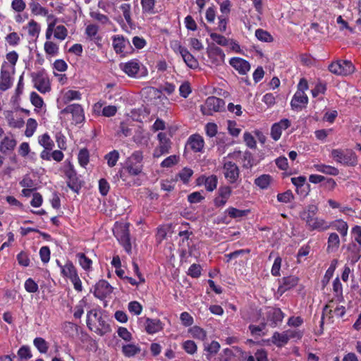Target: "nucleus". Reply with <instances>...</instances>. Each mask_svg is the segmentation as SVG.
<instances>
[{
    "mask_svg": "<svg viewBox=\"0 0 361 361\" xmlns=\"http://www.w3.org/2000/svg\"><path fill=\"white\" fill-rule=\"evenodd\" d=\"M66 176L68 178L69 180L67 184L68 186L73 190L76 191L78 190V185L75 180L76 179V173L75 171L71 168L70 169L66 171Z\"/></svg>",
    "mask_w": 361,
    "mask_h": 361,
    "instance_id": "obj_35",
    "label": "nucleus"
},
{
    "mask_svg": "<svg viewBox=\"0 0 361 361\" xmlns=\"http://www.w3.org/2000/svg\"><path fill=\"white\" fill-rule=\"evenodd\" d=\"M170 148V144H159L154 149L153 155L154 157H160L163 154L169 153Z\"/></svg>",
    "mask_w": 361,
    "mask_h": 361,
    "instance_id": "obj_48",
    "label": "nucleus"
},
{
    "mask_svg": "<svg viewBox=\"0 0 361 361\" xmlns=\"http://www.w3.org/2000/svg\"><path fill=\"white\" fill-rule=\"evenodd\" d=\"M299 281V279L295 276H289L283 277L281 280V283L279 286L278 292L281 294L286 291L295 287Z\"/></svg>",
    "mask_w": 361,
    "mask_h": 361,
    "instance_id": "obj_15",
    "label": "nucleus"
},
{
    "mask_svg": "<svg viewBox=\"0 0 361 361\" xmlns=\"http://www.w3.org/2000/svg\"><path fill=\"white\" fill-rule=\"evenodd\" d=\"M17 260L20 265L23 267H28L30 264V259L28 255L22 251L17 255Z\"/></svg>",
    "mask_w": 361,
    "mask_h": 361,
    "instance_id": "obj_59",
    "label": "nucleus"
},
{
    "mask_svg": "<svg viewBox=\"0 0 361 361\" xmlns=\"http://www.w3.org/2000/svg\"><path fill=\"white\" fill-rule=\"evenodd\" d=\"M81 99V93L77 90H68L66 92L63 97V100L65 104H68L73 100H80Z\"/></svg>",
    "mask_w": 361,
    "mask_h": 361,
    "instance_id": "obj_32",
    "label": "nucleus"
},
{
    "mask_svg": "<svg viewBox=\"0 0 361 361\" xmlns=\"http://www.w3.org/2000/svg\"><path fill=\"white\" fill-rule=\"evenodd\" d=\"M37 127V123L35 119H34V118L27 119V123H26V129L25 131V135L28 137L32 136L35 131L36 130Z\"/></svg>",
    "mask_w": 361,
    "mask_h": 361,
    "instance_id": "obj_40",
    "label": "nucleus"
},
{
    "mask_svg": "<svg viewBox=\"0 0 361 361\" xmlns=\"http://www.w3.org/2000/svg\"><path fill=\"white\" fill-rule=\"evenodd\" d=\"M329 71L338 75H347L355 71V67L350 61L338 60L329 66Z\"/></svg>",
    "mask_w": 361,
    "mask_h": 361,
    "instance_id": "obj_5",
    "label": "nucleus"
},
{
    "mask_svg": "<svg viewBox=\"0 0 361 361\" xmlns=\"http://www.w3.org/2000/svg\"><path fill=\"white\" fill-rule=\"evenodd\" d=\"M26 7V4L23 0H13L11 2L12 9L20 13L23 12Z\"/></svg>",
    "mask_w": 361,
    "mask_h": 361,
    "instance_id": "obj_52",
    "label": "nucleus"
},
{
    "mask_svg": "<svg viewBox=\"0 0 361 361\" xmlns=\"http://www.w3.org/2000/svg\"><path fill=\"white\" fill-rule=\"evenodd\" d=\"M129 226L128 224L116 223L113 233L118 240L123 245L126 252L131 250V243L129 234Z\"/></svg>",
    "mask_w": 361,
    "mask_h": 361,
    "instance_id": "obj_2",
    "label": "nucleus"
},
{
    "mask_svg": "<svg viewBox=\"0 0 361 361\" xmlns=\"http://www.w3.org/2000/svg\"><path fill=\"white\" fill-rule=\"evenodd\" d=\"M80 265L85 270H90L92 267V261L89 259L84 253L80 252L76 255Z\"/></svg>",
    "mask_w": 361,
    "mask_h": 361,
    "instance_id": "obj_33",
    "label": "nucleus"
},
{
    "mask_svg": "<svg viewBox=\"0 0 361 361\" xmlns=\"http://www.w3.org/2000/svg\"><path fill=\"white\" fill-rule=\"evenodd\" d=\"M68 35V30L63 25H58L54 30V36L55 38L63 40Z\"/></svg>",
    "mask_w": 361,
    "mask_h": 361,
    "instance_id": "obj_45",
    "label": "nucleus"
},
{
    "mask_svg": "<svg viewBox=\"0 0 361 361\" xmlns=\"http://www.w3.org/2000/svg\"><path fill=\"white\" fill-rule=\"evenodd\" d=\"M294 199V195L290 190H287L283 193H279L277 195V200L283 203L290 202Z\"/></svg>",
    "mask_w": 361,
    "mask_h": 361,
    "instance_id": "obj_49",
    "label": "nucleus"
},
{
    "mask_svg": "<svg viewBox=\"0 0 361 361\" xmlns=\"http://www.w3.org/2000/svg\"><path fill=\"white\" fill-rule=\"evenodd\" d=\"M314 167L317 171L325 174L337 176L339 173L338 169L331 166L324 164H316L314 166Z\"/></svg>",
    "mask_w": 361,
    "mask_h": 361,
    "instance_id": "obj_25",
    "label": "nucleus"
},
{
    "mask_svg": "<svg viewBox=\"0 0 361 361\" xmlns=\"http://www.w3.org/2000/svg\"><path fill=\"white\" fill-rule=\"evenodd\" d=\"M332 226L343 235L345 236L348 233V224L342 219L336 220L332 223Z\"/></svg>",
    "mask_w": 361,
    "mask_h": 361,
    "instance_id": "obj_36",
    "label": "nucleus"
},
{
    "mask_svg": "<svg viewBox=\"0 0 361 361\" xmlns=\"http://www.w3.org/2000/svg\"><path fill=\"white\" fill-rule=\"evenodd\" d=\"M141 5L143 13H156L155 0H141Z\"/></svg>",
    "mask_w": 361,
    "mask_h": 361,
    "instance_id": "obj_30",
    "label": "nucleus"
},
{
    "mask_svg": "<svg viewBox=\"0 0 361 361\" xmlns=\"http://www.w3.org/2000/svg\"><path fill=\"white\" fill-rule=\"evenodd\" d=\"M6 41L9 45L16 46L19 44L20 38L17 32H13L6 37Z\"/></svg>",
    "mask_w": 361,
    "mask_h": 361,
    "instance_id": "obj_54",
    "label": "nucleus"
},
{
    "mask_svg": "<svg viewBox=\"0 0 361 361\" xmlns=\"http://www.w3.org/2000/svg\"><path fill=\"white\" fill-rule=\"evenodd\" d=\"M267 320L271 322V325L275 326L278 323L281 322L284 314L280 308L277 307H269L267 312Z\"/></svg>",
    "mask_w": 361,
    "mask_h": 361,
    "instance_id": "obj_16",
    "label": "nucleus"
},
{
    "mask_svg": "<svg viewBox=\"0 0 361 361\" xmlns=\"http://www.w3.org/2000/svg\"><path fill=\"white\" fill-rule=\"evenodd\" d=\"M27 31L30 36H38L40 32L39 24L34 20H31L27 24Z\"/></svg>",
    "mask_w": 361,
    "mask_h": 361,
    "instance_id": "obj_44",
    "label": "nucleus"
},
{
    "mask_svg": "<svg viewBox=\"0 0 361 361\" xmlns=\"http://www.w3.org/2000/svg\"><path fill=\"white\" fill-rule=\"evenodd\" d=\"M141 351L138 345L134 344H127L122 347V353L126 357H130L135 356Z\"/></svg>",
    "mask_w": 361,
    "mask_h": 361,
    "instance_id": "obj_28",
    "label": "nucleus"
},
{
    "mask_svg": "<svg viewBox=\"0 0 361 361\" xmlns=\"http://www.w3.org/2000/svg\"><path fill=\"white\" fill-rule=\"evenodd\" d=\"M181 56L185 64L190 68H196L198 66V62L195 58L189 52L188 49L183 51Z\"/></svg>",
    "mask_w": 361,
    "mask_h": 361,
    "instance_id": "obj_27",
    "label": "nucleus"
},
{
    "mask_svg": "<svg viewBox=\"0 0 361 361\" xmlns=\"http://www.w3.org/2000/svg\"><path fill=\"white\" fill-rule=\"evenodd\" d=\"M30 101L32 105H34L37 108H42L44 105L42 98L35 92H31Z\"/></svg>",
    "mask_w": 361,
    "mask_h": 361,
    "instance_id": "obj_56",
    "label": "nucleus"
},
{
    "mask_svg": "<svg viewBox=\"0 0 361 361\" xmlns=\"http://www.w3.org/2000/svg\"><path fill=\"white\" fill-rule=\"evenodd\" d=\"M255 36L259 40L262 42H270L273 41V37L269 34V32L262 29L256 30Z\"/></svg>",
    "mask_w": 361,
    "mask_h": 361,
    "instance_id": "obj_42",
    "label": "nucleus"
},
{
    "mask_svg": "<svg viewBox=\"0 0 361 361\" xmlns=\"http://www.w3.org/2000/svg\"><path fill=\"white\" fill-rule=\"evenodd\" d=\"M190 332L194 338L200 339L201 341H204L207 337L205 331H204L202 328L197 326H193L191 329Z\"/></svg>",
    "mask_w": 361,
    "mask_h": 361,
    "instance_id": "obj_50",
    "label": "nucleus"
},
{
    "mask_svg": "<svg viewBox=\"0 0 361 361\" xmlns=\"http://www.w3.org/2000/svg\"><path fill=\"white\" fill-rule=\"evenodd\" d=\"M145 329L148 334H152L161 329V322L159 319H146Z\"/></svg>",
    "mask_w": 361,
    "mask_h": 361,
    "instance_id": "obj_23",
    "label": "nucleus"
},
{
    "mask_svg": "<svg viewBox=\"0 0 361 361\" xmlns=\"http://www.w3.org/2000/svg\"><path fill=\"white\" fill-rule=\"evenodd\" d=\"M71 114L72 119L75 124L81 123L85 120L83 109L78 104H70L61 111V114Z\"/></svg>",
    "mask_w": 361,
    "mask_h": 361,
    "instance_id": "obj_8",
    "label": "nucleus"
},
{
    "mask_svg": "<svg viewBox=\"0 0 361 361\" xmlns=\"http://www.w3.org/2000/svg\"><path fill=\"white\" fill-rule=\"evenodd\" d=\"M38 142L46 149H53L54 147V142L47 133L39 136Z\"/></svg>",
    "mask_w": 361,
    "mask_h": 361,
    "instance_id": "obj_29",
    "label": "nucleus"
},
{
    "mask_svg": "<svg viewBox=\"0 0 361 361\" xmlns=\"http://www.w3.org/2000/svg\"><path fill=\"white\" fill-rule=\"evenodd\" d=\"M184 350L189 354H194L197 351V345L193 341L188 340L183 343Z\"/></svg>",
    "mask_w": 361,
    "mask_h": 361,
    "instance_id": "obj_60",
    "label": "nucleus"
},
{
    "mask_svg": "<svg viewBox=\"0 0 361 361\" xmlns=\"http://www.w3.org/2000/svg\"><path fill=\"white\" fill-rule=\"evenodd\" d=\"M218 183L216 176L212 175L204 178V185L207 190L212 192L216 189Z\"/></svg>",
    "mask_w": 361,
    "mask_h": 361,
    "instance_id": "obj_39",
    "label": "nucleus"
},
{
    "mask_svg": "<svg viewBox=\"0 0 361 361\" xmlns=\"http://www.w3.org/2000/svg\"><path fill=\"white\" fill-rule=\"evenodd\" d=\"M6 118L10 127L20 128L24 125V121L22 118L16 120L12 115L8 116Z\"/></svg>",
    "mask_w": 361,
    "mask_h": 361,
    "instance_id": "obj_61",
    "label": "nucleus"
},
{
    "mask_svg": "<svg viewBox=\"0 0 361 361\" xmlns=\"http://www.w3.org/2000/svg\"><path fill=\"white\" fill-rule=\"evenodd\" d=\"M119 66L121 69L130 77H135L140 68V64L137 59L121 63Z\"/></svg>",
    "mask_w": 361,
    "mask_h": 361,
    "instance_id": "obj_12",
    "label": "nucleus"
},
{
    "mask_svg": "<svg viewBox=\"0 0 361 361\" xmlns=\"http://www.w3.org/2000/svg\"><path fill=\"white\" fill-rule=\"evenodd\" d=\"M204 199L200 192H194L188 196V200L191 204L199 203Z\"/></svg>",
    "mask_w": 361,
    "mask_h": 361,
    "instance_id": "obj_58",
    "label": "nucleus"
},
{
    "mask_svg": "<svg viewBox=\"0 0 361 361\" xmlns=\"http://www.w3.org/2000/svg\"><path fill=\"white\" fill-rule=\"evenodd\" d=\"M243 167L249 169L255 165V159L250 152H245L243 154Z\"/></svg>",
    "mask_w": 361,
    "mask_h": 361,
    "instance_id": "obj_53",
    "label": "nucleus"
},
{
    "mask_svg": "<svg viewBox=\"0 0 361 361\" xmlns=\"http://www.w3.org/2000/svg\"><path fill=\"white\" fill-rule=\"evenodd\" d=\"M308 102V97L306 94L302 91H296L290 104L293 109H302Z\"/></svg>",
    "mask_w": 361,
    "mask_h": 361,
    "instance_id": "obj_14",
    "label": "nucleus"
},
{
    "mask_svg": "<svg viewBox=\"0 0 361 361\" xmlns=\"http://www.w3.org/2000/svg\"><path fill=\"white\" fill-rule=\"evenodd\" d=\"M129 44V41L123 36L117 35L113 37V47L116 53L123 52L125 47Z\"/></svg>",
    "mask_w": 361,
    "mask_h": 361,
    "instance_id": "obj_22",
    "label": "nucleus"
},
{
    "mask_svg": "<svg viewBox=\"0 0 361 361\" xmlns=\"http://www.w3.org/2000/svg\"><path fill=\"white\" fill-rule=\"evenodd\" d=\"M142 310V305L137 301H132L128 304V310L136 315H139Z\"/></svg>",
    "mask_w": 361,
    "mask_h": 361,
    "instance_id": "obj_62",
    "label": "nucleus"
},
{
    "mask_svg": "<svg viewBox=\"0 0 361 361\" xmlns=\"http://www.w3.org/2000/svg\"><path fill=\"white\" fill-rule=\"evenodd\" d=\"M120 9L121 10L123 17L125 20H126L127 23L132 27L133 25V20L130 16V9L131 6L130 4H123L120 6Z\"/></svg>",
    "mask_w": 361,
    "mask_h": 361,
    "instance_id": "obj_37",
    "label": "nucleus"
},
{
    "mask_svg": "<svg viewBox=\"0 0 361 361\" xmlns=\"http://www.w3.org/2000/svg\"><path fill=\"white\" fill-rule=\"evenodd\" d=\"M58 265L61 267V274L63 276L68 278L70 280L78 276L76 268L71 261H68L65 265L60 264L59 261L56 260Z\"/></svg>",
    "mask_w": 361,
    "mask_h": 361,
    "instance_id": "obj_20",
    "label": "nucleus"
},
{
    "mask_svg": "<svg viewBox=\"0 0 361 361\" xmlns=\"http://www.w3.org/2000/svg\"><path fill=\"white\" fill-rule=\"evenodd\" d=\"M272 180L273 178L270 175L263 174L255 178V184L260 189L265 190L269 188Z\"/></svg>",
    "mask_w": 361,
    "mask_h": 361,
    "instance_id": "obj_24",
    "label": "nucleus"
},
{
    "mask_svg": "<svg viewBox=\"0 0 361 361\" xmlns=\"http://www.w3.org/2000/svg\"><path fill=\"white\" fill-rule=\"evenodd\" d=\"M210 37L213 41H214L219 45L226 47V46H228L229 44L228 43L229 39H228L224 36L221 35L219 34L212 32V33H210Z\"/></svg>",
    "mask_w": 361,
    "mask_h": 361,
    "instance_id": "obj_46",
    "label": "nucleus"
},
{
    "mask_svg": "<svg viewBox=\"0 0 361 361\" xmlns=\"http://www.w3.org/2000/svg\"><path fill=\"white\" fill-rule=\"evenodd\" d=\"M119 158V153L116 150H113L106 154L105 159L107 161V164L110 167L114 166Z\"/></svg>",
    "mask_w": 361,
    "mask_h": 361,
    "instance_id": "obj_43",
    "label": "nucleus"
},
{
    "mask_svg": "<svg viewBox=\"0 0 361 361\" xmlns=\"http://www.w3.org/2000/svg\"><path fill=\"white\" fill-rule=\"evenodd\" d=\"M41 260L44 263H47L50 259V250L47 246H43L39 250Z\"/></svg>",
    "mask_w": 361,
    "mask_h": 361,
    "instance_id": "obj_63",
    "label": "nucleus"
},
{
    "mask_svg": "<svg viewBox=\"0 0 361 361\" xmlns=\"http://www.w3.org/2000/svg\"><path fill=\"white\" fill-rule=\"evenodd\" d=\"M44 48L46 54L48 55L56 56L59 53L58 45L51 41H47L44 43Z\"/></svg>",
    "mask_w": 361,
    "mask_h": 361,
    "instance_id": "obj_38",
    "label": "nucleus"
},
{
    "mask_svg": "<svg viewBox=\"0 0 361 361\" xmlns=\"http://www.w3.org/2000/svg\"><path fill=\"white\" fill-rule=\"evenodd\" d=\"M25 288L29 293H35L38 290V286L32 279H28L25 282Z\"/></svg>",
    "mask_w": 361,
    "mask_h": 361,
    "instance_id": "obj_64",
    "label": "nucleus"
},
{
    "mask_svg": "<svg viewBox=\"0 0 361 361\" xmlns=\"http://www.w3.org/2000/svg\"><path fill=\"white\" fill-rule=\"evenodd\" d=\"M272 342L279 347L286 344L288 340L285 331L283 333L275 332L272 336Z\"/></svg>",
    "mask_w": 361,
    "mask_h": 361,
    "instance_id": "obj_31",
    "label": "nucleus"
},
{
    "mask_svg": "<svg viewBox=\"0 0 361 361\" xmlns=\"http://www.w3.org/2000/svg\"><path fill=\"white\" fill-rule=\"evenodd\" d=\"M207 54L213 66H219L224 64L225 54L219 47L212 44L207 48Z\"/></svg>",
    "mask_w": 361,
    "mask_h": 361,
    "instance_id": "obj_9",
    "label": "nucleus"
},
{
    "mask_svg": "<svg viewBox=\"0 0 361 361\" xmlns=\"http://www.w3.org/2000/svg\"><path fill=\"white\" fill-rule=\"evenodd\" d=\"M340 245V239L337 233H331L328 238L327 251L333 252L336 250Z\"/></svg>",
    "mask_w": 361,
    "mask_h": 361,
    "instance_id": "obj_26",
    "label": "nucleus"
},
{
    "mask_svg": "<svg viewBox=\"0 0 361 361\" xmlns=\"http://www.w3.org/2000/svg\"><path fill=\"white\" fill-rule=\"evenodd\" d=\"M317 206L310 204L300 213V216L310 231H324L329 229L331 225L324 219L317 217Z\"/></svg>",
    "mask_w": 361,
    "mask_h": 361,
    "instance_id": "obj_1",
    "label": "nucleus"
},
{
    "mask_svg": "<svg viewBox=\"0 0 361 361\" xmlns=\"http://www.w3.org/2000/svg\"><path fill=\"white\" fill-rule=\"evenodd\" d=\"M18 355L21 360H27L32 357L30 349L27 345L22 346L18 351Z\"/></svg>",
    "mask_w": 361,
    "mask_h": 361,
    "instance_id": "obj_57",
    "label": "nucleus"
},
{
    "mask_svg": "<svg viewBox=\"0 0 361 361\" xmlns=\"http://www.w3.org/2000/svg\"><path fill=\"white\" fill-rule=\"evenodd\" d=\"M126 169L129 174L132 176H137L141 173L142 170V164H132L128 161Z\"/></svg>",
    "mask_w": 361,
    "mask_h": 361,
    "instance_id": "obj_51",
    "label": "nucleus"
},
{
    "mask_svg": "<svg viewBox=\"0 0 361 361\" xmlns=\"http://www.w3.org/2000/svg\"><path fill=\"white\" fill-rule=\"evenodd\" d=\"M92 317L99 324V327L95 329V332L100 336H103L111 331L110 326L102 318L101 312L97 310H91L87 314V325L90 329H92L90 326L93 322Z\"/></svg>",
    "mask_w": 361,
    "mask_h": 361,
    "instance_id": "obj_3",
    "label": "nucleus"
},
{
    "mask_svg": "<svg viewBox=\"0 0 361 361\" xmlns=\"http://www.w3.org/2000/svg\"><path fill=\"white\" fill-rule=\"evenodd\" d=\"M331 157L336 161L345 165L355 166L357 162V156L351 149H333Z\"/></svg>",
    "mask_w": 361,
    "mask_h": 361,
    "instance_id": "obj_4",
    "label": "nucleus"
},
{
    "mask_svg": "<svg viewBox=\"0 0 361 361\" xmlns=\"http://www.w3.org/2000/svg\"><path fill=\"white\" fill-rule=\"evenodd\" d=\"M16 143L13 135L5 136L1 142L0 151L4 154L13 151L16 146Z\"/></svg>",
    "mask_w": 361,
    "mask_h": 361,
    "instance_id": "obj_19",
    "label": "nucleus"
},
{
    "mask_svg": "<svg viewBox=\"0 0 361 361\" xmlns=\"http://www.w3.org/2000/svg\"><path fill=\"white\" fill-rule=\"evenodd\" d=\"M228 216L233 219L241 218L246 216L250 211L247 209L240 210L234 207H229L226 210Z\"/></svg>",
    "mask_w": 361,
    "mask_h": 361,
    "instance_id": "obj_34",
    "label": "nucleus"
},
{
    "mask_svg": "<svg viewBox=\"0 0 361 361\" xmlns=\"http://www.w3.org/2000/svg\"><path fill=\"white\" fill-rule=\"evenodd\" d=\"M33 343L41 353H45L47 352L49 348L48 343L44 338L37 337L34 339Z\"/></svg>",
    "mask_w": 361,
    "mask_h": 361,
    "instance_id": "obj_41",
    "label": "nucleus"
},
{
    "mask_svg": "<svg viewBox=\"0 0 361 361\" xmlns=\"http://www.w3.org/2000/svg\"><path fill=\"white\" fill-rule=\"evenodd\" d=\"M225 102L216 97H208L200 109L204 115H212L214 112L221 111L224 108Z\"/></svg>",
    "mask_w": 361,
    "mask_h": 361,
    "instance_id": "obj_6",
    "label": "nucleus"
},
{
    "mask_svg": "<svg viewBox=\"0 0 361 361\" xmlns=\"http://www.w3.org/2000/svg\"><path fill=\"white\" fill-rule=\"evenodd\" d=\"M204 140L202 136L197 134L190 136L186 146L195 152H201L204 147Z\"/></svg>",
    "mask_w": 361,
    "mask_h": 361,
    "instance_id": "obj_17",
    "label": "nucleus"
},
{
    "mask_svg": "<svg viewBox=\"0 0 361 361\" xmlns=\"http://www.w3.org/2000/svg\"><path fill=\"white\" fill-rule=\"evenodd\" d=\"M12 85V78L9 71L2 68L0 76V90L6 91Z\"/></svg>",
    "mask_w": 361,
    "mask_h": 361,
    "instance_id": "obj_21",
    "label": "nucleus"
},
{
    "mask_svg": "<svg viewBox=\"0 0 361 361\" xmlns=\"http://www.w3.org/2000/svg\"><path fill=\"white\" fill-rule=\"evenodd\" d=\"M229 63L241 75L246 74L250 69L249 62L239 57L232 58Z\"/></svg>",
    "mask_w": 361,
    "mask_h": 361,
    "instance_id": "obj_13",
    "label": "nucleus"
},
{
    "mask_svg": "<svg viewBox=\"0 0 361 361\" xmlns=\"http://www.w3.org/2000/svg\"><path fill=\"white\" fill-rule=\"evenodd\" d=\"M31 76L34 87L41 93H46L50 90L49 78L44 72L32 73Z\"/></svg>",
    "mask_w": 361,
    "mask_h": 361,
    "instance_id": "obj_7",
    "label": "nucleus"
},
{
    "mask_svg": "<svg viewBox=\"0 0 361 361\" xmlns=\"http://www.w3.org/2000/svg\"><path fill=\"white\" fill-rule=\"evenodd\" d=\"M89 152L87 149L83 148L80 150L78 159L80 164L82 166L85 167V166L87 165L89 162Z\"/></svg>",
    "mask_w": 361,
    "mask_h": 361,
    "instance_id": "obj_47",
    "label": "nucleus"
},
{
    "mask_svg": "<svg viewBox=\"0 0 361 361\" xmlns=\"http://www.w3.org/2000/svg\"><path fill=\"white\" fill-rule=\"evenodd\" d=\"M224 174L230 183H235L240 174L238 166L232 161H226L224 164Z\"/></svg>",
    "mask_w": 361,
    "mask_h": 361,
    "instance_id": "obj_10",
    "label": "nucleus"
},
{
    "mask_svg": "<svg viewBox=\"0 0 361 361\" xmlns=\"http://www.w3.org/2000/svg\"><path fill=\"white\" fill-rule=\"evenodd\" d=\"M28 6L34 16H47L49 14L48 9L42 6L38 0H29Z\"/></svg>",
    "mask_w": 361,
    "mask_h": 361,
    "instance_id": "obj_18",
    "label": "nucleus"
},
{
    "mask_svg": "<svg viewBox=\"0 0 361 361\" xmlns=\"http://www.w3.org/2000/svg\"><path fill=\"white\" fill-rule=\"evenodd\" d=\"M192 174L193 171L191 169L184 168L180 171L178 176L184 183H187Z\"/></svg>",
    "mask_w": 361,
    "mask_h": 361,
    "instance_id": "obj_55",
    "label": "nucleus"
},
{
    "mask_svg": "<svg viewBox=\"0 0 361 361\" xmlns=\"http://www.w3.org/2000/svg\"><path fill=\"white\" fill-rule=\"evenodd\" d=\"M113 291L112 286L105 280H99L95 285L94 295L99 299H103Z\"/></svg>",
    "mask_w": 361,
    "mask_h": 361,
    "instance_id": "obj_11",
    "label": "nucleus"
}]
</instances>
